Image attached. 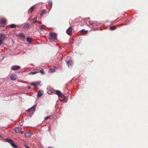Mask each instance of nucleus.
<instances>
[{"mask_svg": "<svg viewBox=\"0 0 148 148\" xmlns=\"http://www.w3.org/2000/svg\"><path fill=\"white\" fill-rule=\"evenodd\" d=\"M20 69V67L19 66L16 65L12 66L11 68V69L13 71H17Z\"/></svg>", "mask_w": 148, "mask_h": 148, "instance_id": "nucleus-3", "label": "nucleus"}, {"mask_svg": "<svg viewBox=\"0 0 148 148\" xmlns=\"http://www.w3.org/2000/svg\"><path fill=\"white\" fill-rule=\"evenodd\" d=\"M5 36V35L2 34H0V45L3 43V38Z\"/></svg>", "mask_w": 148, "mask_h": 148, "instance_id": "nucleus-8", "label": "nucleus"}, {"mask_svg": "<svg viewBox=\"0 0 148 148\" xmlns=\"http://www.w3.org/2000/svg\"><path fill=\"white\" fill-rule=\"evenodd\" d=\"M55 71V70L53 69H50L49 70V72L50 73H52V72H54Z\"/></svg>", "mask_w": 148, "mask_h": 148, "instance_id": "nucleus-25", "label": "nucleus"}, {"mask_svg": "<svg viewBox=\"0 0 148 148\" xmlns=\"http://www.w3.org/2000/svg\"><path fill=\"white\" fill-rule=\"evenodd\" d=\"M40 72V73L41 74L43 75L45 74V72L43 70H41L39 72H38V73Z\"/></svg>", "mask_w": 148, "mask_h": 148, "instance_id": "nucleus-27", "label": "nucleus"}, {"mask_svg": "<svg viewBox=\"0 0 148 148\" xmlns=\"http://www.w3.org/2000/svg\"><path fill=\"white\" fill-rule=\"evenodd\" d=\"M46 13V11L45 10H43L41 12V15L42 14H45Z\"/></svg>", "mask_w": 148, "mask_h": 148, "instance_id": "nucleus-29", "label": "nucleus"}, {"mask_svg": "<svg viewBox=\"0 0 148 148\" xmlns=\"http://www.w3.org/2000/svg\"><path fill=\"white\" fill-rule=\"evenodd\" d=\"M14 130L16 133H21L22 134L23 133V132H21V127H17Z\"/></svg>", "mask_w": 148, "mask_h": 148, "instance_id": "nucleus-4", "label": "nucleus"}, {"mask_svg": "<svg viewBox=\"0 0 148 148\" xmlns=\"http://www.w3.org/2000/svg\"><path fill=\"white\" fill-rule=\"evenodd\" d=\"M30 88H31V87H30V86L28 87V89H30Z\"/></svg>", "mask_w": 148, "mask_h": 148, "instance_id": "nucleus-34", "label": "nucleus"}, {"mask_svg": "<svg viewBox=\"0 0 148 148\" xmlns=\"http://www.w3.org/2000/svg\"><path fill=\"white\" fill-rule=\"evenodd\" d=\"M10 78L12 80H15L16 79L17 77L15 74H12L11 75Z\"/></svg>", "mask_w": 148, "mask_h": 148, "instance_id": "nucleus-7", "label": "nucleus"}, {"mask_svg": "<svg viewBox=\"0 0 148 148\" xmlns=\"http://www.w3.org/2000/svg\"><path fill=\"white\" fill-rule=\"evenodd\" d=\"M10 27L12 28H14L16 27V25L14 24H12L10 25Z\"/></svg>", "mask_w": 148, "mask_h": 148, "instance_id": "nucleus-23", "label": "nucleus"}, {"mask_svg": "<svg viewBox=\"0 0 148 148\" xmlns=\"http://www.w3.org/2000/svg\"><path fill=\"white\" fill-rule=\"evenodd\" d=\"M43 92L42 90H40L38 92L37 96L39 97H40L42 96L43 94Z\"/></svg>", "mask_w": 148, "mask_h": 148, "instance_id": "nucleus-11", "label": "nucleus"}, {"mask_svg": "<svg viewBox=\"0 0 148 148\" xmlns=\"http://www.w3.org/2000/svg\"><path fill=\"white\" fill-rule=\"evenodd\" d=\"M82 32H83V33L84 34H87L88 32L87 31H86L84 29H82Z\"/></svg>", "mask_w": 148, "mask_h": 148, "instance_id": "nucleus-26", "label": "nucleus"}, {"mask_svg": "<svg viewBox=\"0 0 148 148\" xmlns=\"http://www.w3.org/2000/svg\"><path fill=\"white\" fill-rule=\"evenodd\" d=\"M29 25L27 23H25L23 27V28L24 29H27L29 28Z\"/></svg>", "mask_w": 148, "mask_h": 148, "instance_id": "nucleus-13", "label": "nucleus"}, {"mask_svg": "<svg viewBox=\"0 0 148 148\" xmlns=\"http://www.w3.org/2000/svg\"><path fill=\"white\" fill-rule=\"evenodd\" d=\"M50 116H47V117H46L45 118V120H47L48 119H49V118H50Z\"/></svg>", "mask_w": 148, "mask_h": 148, "instance_id": "nucleus-32", "label": "nucleus"}, {"mask_svg": "<svg viewBox=\"0 0 148 148\" xmlns=\"http://www.w3.org/2000/svg\"><path fill=\"white\" fill-rule=\"evenodd\" d=\"M27 42H30L31 41V39L29 38L28 37L27 39Z\"/></svg>", "mask_w": 148, "mask_h": 148, "instance_id": "nucleus-31", "label": "nucleus"}, {"mask_svg": "<svg viewBox=\"0 0 148 148\" xmlns=\"http://www.w3.org/2000/svg\"><path fill=\"white\" fill-rule=\"evenodd\" d=\"M87 25H97L98 24L96 22L93 23L90 21H88L87 22Z\"/></svg>", "mask_w": 148, "mask_h": 148, "instance_id": "nucleus-5", "label": "nucleus"}, {"mask_svg": "<svg viewBox=\"0 0 148 148\" xmlns=\"http://www.w3.org/2000/svg\"><path fill=\"white\" fill-rule=\"evenodd\" d=\"M18 36L21 37H22V38H23L24 39H25V38L24 35L23 33H21L19 34L18 35Z\"/></svg>", "mask_w": 148, "mask_h": 148, "instance_id": "nucleus-17", "label": "nucleus"}, {"mask_svg": "<svg viewBox=\"0 0 148 148\" xmlns=\"http://www.w3.org/2000/svg\"><path fill=\"white\" fill-rule=\"evenodd\" d=\"M48 148H53V147H49Z\"/></svg>", "mask_w": 148, "mask_h": 148, "instance_id": "nucleus-35", "label": "nucleus"}, {"mask_svg": "<svg viewBox=\"0 0 148 148\" xmlns=\"http://www.w3.org/2000/svg\"><path fill=\"white\" fill-rule=\"evenodd\" d=\"M49 39L50 41H52L56 39V35L55 33H51L49 34Z\"/></svg>", "mask_w": 148, "mask_h": 148, "instance_id": "nucleus-1", "label": "nucleus"}, {"mask_svg": "<svg viewBox=\"0 0 148 148\" xmlns=\"http://www.w3.org/2000/svg\"><path fill=\"white\" fill-rule=\"evenodd\" d=\"M25 147L26 148H30L29 147L26 145L25 146Z\"/></svg>", "mask_w": 148, "mask_h": 148, "instance_id": "nucleus-33", "label": "nucleus"}, {"mask_svg": "<svg viewBox=\"0 0 148 148\" xmlns=\"http://www.w3.org/2000/svg\"><path fill=\"white\" fill-rule=\"evenodd\" d=\"M48 3L51 8L52 6V3L51 1H48Z\"/></svg>", "mask_w": 148, "mask_h": 148, "instance_id": "nucleus-21", "label": "nucleus"}, {"mask_svg": "<svg viewBox=\"0 0 148 148\" xmlns=\"http://www.w3.org/2000/svg\"><path fill=\"white\" fill-rule=\"evenodd\" d=\"M110 29L112 30H114L116 29V27L115 26H112L110 27Z\"/></svg>", "mask_w": 148, "mask_h": 148, "instance_id": "nucleus-22", "label": "nucleus"}, {"mask_svg": "<svg viewBox=\"0 0 148 148\" xmlns=\"http://www.w3.org/2000/svg\"><path fill=\"white\" fill-rule=\"evenodd\" d=\"M47 92L49 94H50L53 92V90H52L51 89H48Z\"/></svg>", "mask_w": 148, "mask_h": 148, "instance_id": "nucleus-19", "label": "nucleus"}, {"mask_svg": "<svg viewBox=\"0 0 148 148\" xmlns=\"http://www.w3.org/2000/svg\"><path fill=\"white\" fill-rule=\"evenodd\" d=\"M71 32L72 28L70 27H69L66 30V33L69 35H71Z\"/></svg>", "mask_w": 148, "mask_h": 148, "instance_id": "nucleus-6", "label": "nucleus"}, {"mask_svg": "<svg viewBox=\"0 0 148 148\" xmlns=\"http://www.w3.org/2000/svg\"><path fill=\"white\" fill-rule=\"evenodd\" d=\"M32 134V133L28 132H27L25 133V135L26 137H29Z\"/></svg>", "mask_w": 148, "mask_h": 148, "instance_id": "nucleus-12", "label": "nucleus"}, {"mask_svg": "<svg viewBox=\"0 0 148 148\" xmlns=\"http://www.w3.org/2000/svg\"><path fill=\"white\" fill-rule=\"evenodd\" d=\"M6 22V20L5 19H3L1 20V23L2 24H4Z\"/></svg>", "mask_w": 148, "mask_h": 148, "instance_id": "nucleus-20", "label": "nucleus"}, {"mask_svg": "<svg viewBox=\"0 0 148 148\" xmlns=\"http://www.w3.org/2000/svg\"><path fill=\"white\" fill-rule=\"evenodd\" d=\"M38 82H33L31 84V85L32 86H33L34 87H36L38 84Z\"/></svg>", "mask_w": 148, "mask_h": 148, "instance_id": "nucleus-15", "label": "nucleus"}, {"mask_svg": "<svg viewBox=\"0 0 148 148\" xmlns=\"http://www.w3.org/2000/svg\"><path fill=\"white\" fill-rule=\"evenodd\" d=\"M73 62L71 60L67 62V64L69 68L71 67L73 65Z\"/></svg>", "mask_w": 148, "mask_h": 148, "instance_id": "nucleus-10", "label": "nucleus"}, {"mask_svg": "<svg viewBox=\"0 0 148 148\" xmlns=\"http://www.w3.org/2000/svg\"><path fill=\"white\" fill-rule=\"evenodd\" d=\"M38 73V72H31L29 73V74H31L33 75L35 74Z\"/></svg>", "mask_w": 148, "mask_h": 148, "instance_id": "nucleus-28", "label": "nucleus"}, {"mask_svg": "<svg viewBox=\"0 0 148 148\" xmlns=\"http://www.w3.org/2000/svg\"><path fill=\"white\" fill-rule=\"evenodd\" d=\"M59 97H60L62 98H64L65 97V96L63 95L62 93L61 94V95H60Z\"/></svg>", "mask_w": 148, "mask_h": 148, "instance_id": "nucleus-30", "label": "nucleus"}, {"mask_svg": "<svg viewBox=\"0 0 148 148\" xmlns=\"http://www.w3.org/2000/svg\"><path fill=\"white\" fill-rule=\"evenodd\" d=\"M56 94L58 95L59 97L60 95H61V94L62 93L60 91L58 90L56 91Z\"/></svg>", "mask_w": 148, "mask_h": 148, "instance_id": "nucleus-16", "label": "nucleus"}, {"mask_svg": "<svg viewBox=\"0 0 148 148\" xmlns=\"http://www.w3.org/2000/svg\"><path fill=\"white\" fill-rule=\"evenodd\" d=\"M36 105H34L33 107H32L31 108L28 109L27 110V111L29 112H30L32 110L33 111H34L35 110L36 108Z\"/></svg>", "mask_w": 148, "mask_h": 148, "instance_id": "nucleus-9", "label": "nucleus"}, {"mask_svg": "<svg viewBox=\"0 0 148 148\" xmlns=\"http://www.w3.org/2000/svg\"><path fill=\"white\" fill-rule=\"evenodd\" d=\"M5 140H6L7 142L10 143L11 145L14 148H17V147L16 145L14 143L13 141L11 139H5Z\"/></svg>", "mask_w": 148, "mask_h": 148, "instance_id": "nucleus-2", "label": "nucleus"}, {"mask_svg": "<svg viewBox=\"0 0 148 148\" xmlns=\"http://www.w3.org/2000/svg\"><path fill=\"white\" fill-rule=\"evenodd\" d=\"M45 27V26L44 25H42L41 26H40V29L43 30L44 29Z\"/></svg>", "mask_w": 148, "mask_h": 148, "instance_id": "nucleus-24", "label": "nucleus"}, {"mask_svg": "<svg viewBox=\"0 0 148 148\" xmlns=\"http://www.w3.org/2000/svg\"><path fill=\"white\" fill-rule=\"evenodd\" d=\"M34 7L35 5L33 6L32 7L29 9V12H30L31 13H32L33 12V10Z\"/></svg>", "mask_w": 148, "mask_h": 148, "instance_id": "nucleus-18", "label": "nucleus"}, {"mask_svg": "<svg viewBox=\"0 0 148 148\" xmlns=\"http://www.w3.org/2000/svg\"><path fill=\"white\" fill-rule=\"evenodd\" d=\"M37 20V17H36L35 18L33 19L32 20V22L31 24V25L33 24L36 22Z\"/></svg>", "mask_w": 148, "mask_h": 148, "instance_id": "nucleus-14", "label": "nucleus"}]
</instances>
